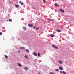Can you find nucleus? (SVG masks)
I'll return each instance as SVG.
<instances>
[{
	"label": "nucleus",
	"instance_id": "1",
	"mask_svg": "<svg viewBox=\"0 0 74 74\" xmlns=\"http://www.w3.org/2000/svg\"><path fill=\"white\" fill-rule=\"evenodd\" d=\"M52 47L56 49H58V47L54 45H52Z\"/></svg>",
	"mask_w": 74,
	"mask_h": 74
},
{
	"label": "nucleus",
	"instance_id": "2",
	"mask_svg": "<svg viewBox=\"0 0 74 74\" xmlns=\"http://www.w3.org/2000/svg\"><path fill=\"white\" fill-rule=\"evenodd\" d=\"M60 11L62 12H63V13H64V10H63V9H59Z\"/></svg>",
	"mask_w": 74,
	"mask_h": 74
},
{
	"label": "nucleus",
	"instance_id": "3",
	"mask_svg": "<svg viewBox=\"0 0 74 74\" xmlns=\"http://www.w3.org/2000/svg\"><path fill=\"white\" fill-rule=\"evenodd\" d=\"M54 21V19H49V21L50 22H52Z\"/></svg>",
	"mask_w": 74,
	"mask_h": 74
},
{
	"label": "nucleus",
	"instance_id": "4",
	"mask_svg": "<svg viewBox=\"0 0 74 74\" xmlns=\"http://www.w3.org/2000/svg\"><path fill=\"white\" fill-rule=\"evenodd\" d=\"M54 5H55V6H56V7H59V5L58 4H57V3H55L54 4Z\"/></svg>",
	"mask_w": 74,
	"mask_h": 74
},
{
	"label": "nucleus",
	"instance_id": "5",
	"mask_svg": "<svg viewBox=\"0 0 74 74\" xmlns=\"http://www.w3.org/2000/svg\"><path fill=\"white\" fill-rule=\"evenodd\" d=\"M33 54L34 56H37V53L36 52H34L33 53Z\"/></svg>",
	"mask_w": 74,
	"mask_h": 74
},
{
	"label": "nucleus",
	"instance_id": "6",
	"mask_svg": "<svg viewBox=\"0 0 74 74\" xmlns=\"http://www.w3.org/2000/svg\"><path fill=\"white\" fill-rule=\"evenodd\" d=\"M58 62L60 64H62V63H63V62L62 61H58Z\"/></svg>",
	"mask_w": 74,
	"mask_h": 74
},
{
	"label": "nucleus",
	"instance_id": "7",
	"mask_svg": "<svg viewBox=\"0 0 74 74\" xmlns=\"http://www.w3.org/2000/svg\"><path fill=\"white\" fill-rule=\"evenodd\" d=\"M49 36L51 37H53L55 36V35L53 34H51L49 35Z\"/></svg>",
	"mask_w": 74,
	"mask_h": 74
},
{
	"label": "nucleus",
	"instance_id": "8",
	"mask_svg": "<svg viewBox=\"0 0 74 74\" xmlns=\"http://www.w3.org/2000/svg\"><path fill=\"white\" fill-rule=\"evenodd\" d=\"M17 64L18 65V66H19V67H21L22 65H21V64H19V63H18Z\"/></svg>",
	"mask_w": 74,
	"mask_h": 74
},
{
	"label": "nucleus",
	"instance_id": "9",
	"mask_svg": "<svg viewBox=\"0 0 74 74\" xmlns=\"http://www.w3.org/2000/svg\"><path fill=\"white\" fill-rule=\"evenodd\" d=\"M59 69L60 70H63V69L62 67H59Z\"/></svg>",
	"mask_w": 74,
	"mask_h": 74
},
{
	"label": "nucleus",
	"instance_id": "10",
	"mask_svg": "<svg viewBox=\"0 0 74 74\" xmlns=\"http://www.w3.org/2000/svg\"><path fill=\"white\" fill-rule=\"evenodd\" d=\"M24 70H28V67H25L24 68Z\"/></svg>",
	"mask_w": 74,
	"mask_h": 74
},
{
	"label": "nucleus",
	"instance_id": "11",
	"mask_svg": "<svg viewBox=\"0 0 74 74\" xmlns=\"http://www.w3.org/2000/svg\"><path fill=\"white\" fill-rule=\"evenodd\" d=\"M15 7H17V8H19V5H15Z\"/></svg>",
	"mask_w": 74,
	"mask_h": 74
},
{
	"label": "nucleus",
	"instance_id": "12",
	"mask_svg": "<svg viewBox=\"0 0 74 74\" xmlns=\"http://www.w3.org/2000/svg\"><path fill=\"white\" fill-rule=\"evenodd\" d=\"M28 26H29V27H32L33 25L32 24H28Z\"/></svg>",
	"mask_w": 74,
	"mask_h": 74
},
{
	"label": "nucleus",
	"instance_id": "13",
	"mask_svg": "<svg viewBox=\"0 0 74 74\" xmlns=\"http://www.w3.org/2000/svg\"><path fill=\"white\" fill-rule=\"evenodd\" d=\"M25 49V48L24 47H21L20 48V49Z\"/></svg>",
	"mask_w": 74,
	"mask_h": 74
},
{
	"label": "nucleus",
	"instance_id": "14",
	"mask_svg": "<svg viewBox=\"0 0 74 74\" xmlns=\"http://www.w3.org/2000/svg\"><path fill=\"white\" fill-rule=\"evenodd\" d=\"M24 57L25 58H26V59H29V58H28L27 56H26V55H25L24 56Z\"/></svg>",
	"mask_w": 74,
	"mask_h": 74
},
{
	"label": "nucleus",
	"instance_id": "15",
	"mask_svg": "<svg viewBox=\"0 0 74 74\" xmlns=\"http://www.w3.org/2000/svg\"><path fill=\"white\" fill-rule=\"evenodd\" d=\"M25 51H26V52H29L30 51H29V50L27 49H26Z\"/></svg>",
	"mask_w": 74,
	"mask_h": 74
},
{
	"label": "nucleus",
	"instance_id": "16",
	"mask_svg": "<svg viewBox=\"0 0 74 74\" xmlns=\"http://www.w3.org/2000/svg\"><path fill=\"white\" fill-rule=\"evenodd\" d=\"M23 29L24 30H26V28L25 27H23Z\"/></svg>",
	"mask_w": 74,
	"mask_h": 74
},
{
	"label": "nucleus",
	"instance_id": "17",
	"mask_svg": "<svg viewBox=\"0 0 74 74\" xmlns=\"http://www.w3.org/2000/svg\"><path fill=\"white\" fill-rule=\"evenodd\" d=\"M38 56H39V57H40V56H41V55L39 53H38Z\"/></svg>",
	"mask_w": 74,
	"mask_h": 74
},
{
	"label": "nucleus",
	"instance_id": "18",
	"mask_svg": "<svg viewBox=\"0 0 74 74\" xmlns=\"http://www.w3.org/2000/svg\"><path fill=\"white\" fill-rule=\"evenodd\" d=\"M57 32H61V30L59 29H57Z\"/></svg>",
	"mask_w": 74,
	"mask_h": 74
},
{
	"label": "nucleus",
	"instance_id": "19",
	"mask_svg": "<svg viewBox=\"0 0 74 74\" xmlns=\"http://www.w3.org/2000/svg\"><path fill=\"white\" fill-rule=\"evenodd\" d=\"M5 58H8V56H7V55H5Z\"/></svg>",
	"mask_w": 74,
	"mask_h": 74
},
{
	"label": "nucleus",
	"instance_id": "20",
	"mask_svg": "<svg viewBox=\"0 0 74 74\" xmlns=\"http://www.w3.org/2000/svg\"><path fill=\"white\" fill-rule=\"evenodd\" d=\"M63 74H66V72L63 71Z\"/></svg>",
	"mask_w": 74,
	"mask_h": 74
},
{
	"label": "nucleus",
	"instance_id": "21",
	"mask_svg": "<svg viewBox=\"0 0 74 74\" xmlns=\"http://www.w3.org/2000/svg\"><path fill=\"white\" fill-rule=\"evenodd\" d=\"M43 1L44 3H45L46 2V1H45V0H43Z\"/></svg>",
	"mask_w": 74,
	"mask_h": 74
},
{
	"label": "nucleus",
	"instance_id": "22",
	"mask_svg": "<svg viewBox=\"0 0 74 74\" xmlns=\"http://www.w3.org/2000/svg\"><path fill=\"white\" fill-rule=\"evenodd\" d=\"M56 71H59V69H56Z\"/></svg>",
	"mask_w": 74,
	"mask_h": 74
},
{
	"label": "nucleus",
	"instance_id": "23",
	"mask_svg": "<svg viewBox=\"0 0 74 74\" xmlns=\"http://www.w3.org/2000/svg\"><path fill=\"white\" fill-rule=\"evenodd\" d=\"M36 29L37 30H39V28H38V27L36 28Z\"/></svg>",
	"mask_w": 74,
	"mask_h": 74
},
{
	"label": "nucleus",
	"instance_id": "24",
	"mask_svg": "<svg viewBox=\"0 0 74 74\" xmlns=\"http://www.w3.org/2000/svg\"><path fill=\"white\" fill-rule=\"evenodd\" d=\"M33 27L34 29H36V26H34Z\"/></svg>",
	"mask_w": 74,
	"mask_h": 74
},
{
	"label": "nucleus",
	"instance_id": "25",
	"mask_svg": "<svg viewBox=\"0 0 74 74\" xmlns=\"http://www.w3.org/2000/svg\"><path fill=\"white\" fill-rule=\"evenodd\" d=\"M9 22H10L11 21H12V20H11V19H9Z\"/></svg>",
	"mask_w": 74,
	"mask_h": 74
},
{
	"label": "nucleus",
	"instance_id": "26",
	"mask_svg": "<svg viewBox=\"0 0 74 74\" xmlns=\"http://www.w3.org/2000/svg\"><path fill=\"white\" fill-rule=\"evenodd\" d=\"M21 4L22 5H23V2L21 3Z\"/></svg>",
	"mask_w": 74,
	"mask_h": 74
},
{
	"label": "nucleus",
	"instance_id": "27",
	"mask_svg": "<svg viewBox=\"0 0 74 74\" xmlns=\"http://www.w3.org/2000/svg\"><path fill=\"white\" fill-rule=\"evenodd\" d=\"M0 35H2V32H0Z\"/></svg>",
	"mask_w": 74,
	"mask_h": 74
},
{
	"label": "nucleus",
	"instance_id": "28",
	"mask_svg": "<svg viewBox=\"0 0 74 74\" xmlns=\"http://www.w3.org/2000/svg\"><path fill=\"white\" fill-rule=\"evenodd\" d=\"M60 73H61V74H62V71H60Z\"/></svg>",
	"mask_w": 74,
	"mask_h": 74
},
{
	"label": "nucleus",
	"instance_id": "29",
	"mask_svg": "<svg viewBox=\"0 0 74 74\" xmlns=\"http://www.w3.org/2000/svg\"><path fill=\"white\" fill-rule=\"evenodd\" d=\"M19 3H20V4H21V3H22V2L21 1H20L19 2Z\"/></svg>",
	"mask_w": 74,
	"mask_h": 74
},
{
	"label": "nucleus",
	"instance_id": "30",
	"mask_svg": "<svg viewBox=\"0 0 74 74\" xmlns=\"http://www.w3.org/2000/svg\"><path fill=\"white\" fill-rule=\"evenodd\" d=\"M18 52H19V53H21V51H20L19 50Z\"/></svg>",
	"mask_w": 74,
	"mask_h": 74
},
{
	"label": "nucleus",
	"instance_id": "31",
	"mask_svg": "<svg viewBox=\"0 0 74 74\" xmlns=\"http://www.w3.org/2000/svg\"><path fill=\"white\" fill-rule=\"evenodd\" d=\"M36 60H36V59H35L34 60L35 62H36Z\"/></svg>",
	"mask_w": 74,
	"mask_h": 74
},
{
	"label": "nucleus",
	"instance_id": "32",
	"mask_svg": "<svg viewBox=\"0 0 74 74\" xmlns=\"http://www.w3.org/2000/svg\"><path fill=\"white\" fill-rule=\"evenodd\" d=\"M38 74H40V73H38Z\"/></svg>",
	"mask_w": 74,
	"mask_h": 74
},
{
	"label": "nucleus",
	"instance_id": "33",
	"mask_svg": "<svg viewBox=\"0 0 74 74\" xmlns=\"http://www.w3.org/2000/svg\"><path fill=\"white\" fill-rule=\"evenodd\" d=\"M7 21L8 22V20H7Z\"/></svg>",
	"mask_w": 74,
	"mask_h": 74
},
{
	"label": "nucleus",
	"instance_id": "34",
	"mask_svg": "<svg viewBox=\"0 0 74 74\" xmlns=\"http://www.w3.org/2000/svg\"><path fill=\"white\" fill-rule=\"evenodd\" d=\"M33 8V9H34V8Z\"/></svg>",
	"mask_w": 74,
	"mask_h": 74
},
{
	"label": "nucleus",
	"instance_id": "35",
	"mask_svg": "<svg viewBox=\"0 0 74 74\" xmlns=\"http://www.w3.org/2000/svg\"><path fill=\"white\" fill-rule=\"evenodd\" d=\"M3 0V1H4V0Z\"/></svg>",
	"mask_w": 74,
	"mask_h": 74
}]
</instances>
